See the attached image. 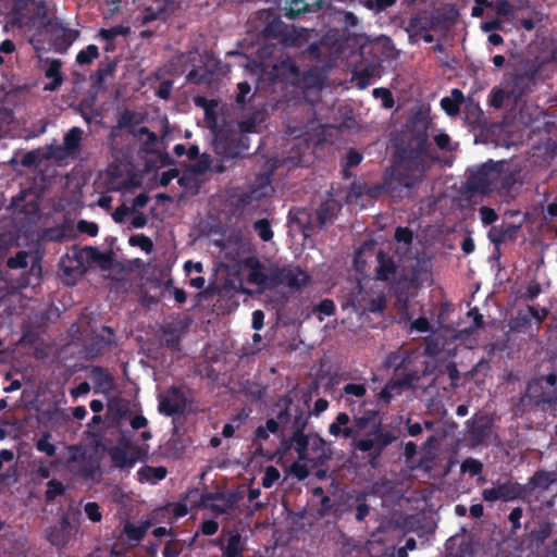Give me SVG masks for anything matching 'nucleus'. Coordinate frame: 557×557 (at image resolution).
I'll return each instance as SVG.
<instances>
[{
  "label": "nucleus",
  "instance_id": "nucleus-1",
  "mask_svg": "<svg viewBox=\"0 0 557 557\" xmlns=\"http://www.w3.org/2000/svg\"><path fill=\"white\" fill-rule=\"evenodd\" d=\"M430 143L425 133L413 134L405 144L396 147L393 163L385 169L381 182L351 184L356 197L379 199L388 196L395 201L412 197L413 189L424 181Z\"/></svg>",
  "mask_w": 557,
  "mask_h": 557
},
{
  "label": "nucleus",
  "instance_id": "nucleus-2",
  "mask_svg": "<svg viewBox=\"0 0 557 557\" xmlns=\"http://www.w3.org/2000/svg\"><path fill=\"white\" fill-rule=\"evenodd\" d=\"M292 449L297 453L300 461L309 462L312 468L326 465L333 456L332 449L319 434H305L304 423L296 434L281 441L280 450L283 454L287 455Z\"/></svg>",
  "mask_w": 557,
  "mask_h": 557
},
{
  "label": "nucleus",
  "instance_id": "nucleus-3",
  "mask_svg": "<svg viewBox=\"0 0 557 557\" xmlns=\"http://www.w3.org/2000/svg\"><path fill=\"white\" fill-rule=\"evenodd\" d=\"M272 412L278 419L283 433L293 435L298 432L301 423H304V431L308 425L309 414L299 401L294 400L290 392L278 397L272 407Z\"/></svg>",
  "mask_w": 557,
  "mask_h": 557
},
{
  "label": "nucleus",
  "instance_id": "nucleus-4",
  "mask_svg": "<svg viewBox=\"0 0 557 557\" xmlns=\"http://www.w3.org/2000/svg\"><path fill=\"white\" fill-rule=\"evenodd\" d=\"M343 309L352 308L359 315L366 313H382L386 308V298L382 293L366 289L357 283L345 297Z\"/></svg>",
  "mask_w": 557,
  "mask_h": 557
},
{
  "label": "nucleus",
  "instance_id": "nucleus-5",
  "mask_svg": "<svg viewBox=\"0 0 557 557\" xmlns=\"http://www.w3.org/2000/svg\"><path fill=\"white\" fill-rule=\"evenodd\" d=\"M504 170V162L492 160L475 169L468 170L466 187L471 193L488 195L498 186V181Z\"/></svg>",
  "mask_w": 557,
  "mask_h": 557
},
{
  "label": "nucleus",
  "instance_id": "nucleus-6",
  "mask_svg": "<svg viewBox=\"0 0 557 557\" xmlns=\"http://www.w3.org/2000/svg\"><path fill=\"white\" fill-rule=\"evenodd\" d=\"M493 433V420L486 414H475L466 422V438L471 448L487 445Z\"/></svg>",
  "mask_w": 557,
  "mask_h": 557
},
{
  "label": "nucleus",
  "instance_id": "nucleus-7",
  "mask_svg": "<svg viewBox=\"0 0 557 557\" xmlns=\"http://www.w3.org/2000/svg\"><path fill=\"white\" fill-rule=\"evenodd\" d=\"M203 491L206 493L200 496L201 506L216 515L228 512L243 497L239 493L240 490H215V493Z\"/></svg>",
  "mask_w": 557,
  "mask_h": 557
},
{
  "label": "nucleus",
  "instance_id": "nucleus-8",
  "mask_svg": "<svg viewBox=\"0 0 557 557\" xmlns=\"http://www.w3.org/2000/svg\"><path fill=\"white\" fill-rule=\"evenodd\" d=\"M272 286L285 285L299 290L310 283V276L300 268L283 267L272 270Z\"/></svg>",
  "mask_w": 557,
  "mask_h": 557
},
{
  "label": "nucleus",
  "instance_id": "nucleus-9",
  "mask_svg": "<svg viewBox=\"0 0 557 557\" xmlns=\"http://www.w3.org/2000/svg\"><path fill=\"white\" fill-rule=\"evenodd\" d=\"M416 360L417 356L413 351L405 350V357L399 361L398 368L395 369L393 385H397L399 388H409L413 382L420 379Z\"/></svg>",
  "mask_w": 557,
  "mask_h": 557
},
{
  "label": "nucleus",
  "instance_id": "nucleus-10",
  "mask_svg": "<svg viewBox=\"0 0 557 557\" xmlns=\"http://www.w3.org/2000/svg\"><path fill=\"white\" fill-rule=\"evenodd\" d=\"M528 399L534 407L554 406L557 404V388H548L543 382L532 379L527 386L522 400Z\"/></svg>",
  "mask_w": 557,
  "mask_h": 557
},
{
  "label": "nucleus",
  "instance_id": "nucleus-11",
  "mask_svg": "<svg viewBox=\"0 0 557 557\" xmlns=\"http://www.w3.org/2000/svg\"><path fill=\"white\" fill-rule=\"evenodd\" d=\"M159 412L172 417L184 413L186 409V396L182 388L177 386L169 387L163 394L159 395Z\"/></svg>",
  "mask_w": 557,
  "mask_h": 557
},
{
  "label": "nucleus",
  "instance_id": "nucleus-12",
  "mask_svg": "<svg viewBox=\"0 0 557 557\" xmlns=\"http://www.w3.org/2000/svg\"><path fill=\"white\" fill-rule=\"evenodd\" d=\"M236 133L220 132L214 138V151L224 159H235L243 153L236 143Z\"/></svg>",
  "mask_w": 557,
  "mask_h": 557
},
{
  "label": "nucleus",
  "instance_id": "nucleus-13",
  "mask_svg": "<svg viewBox=\"0 0 557 557\" xmlns=\"http://www.w3.org/2000/svg\"><path fill=\"white\" fill-rule=\"evenodd\" d=\"M474 554L473 542L467 536L454 535L445 542L444 557H474Z\"/></svg>",
  "mask_w": 557,
  "mask_h": 557
},
{
  "label": "nucleus",
  "instance_id": "nucleus-14",
  "mask_svg": "<svg viewBox=\"0 0 557 557\" xmlns=\"http://www.w3.org/2000/svg\"><path fill=\"white\" fill-rule=\"evenodd\" d=\"M269 432L263 429V426H258L255 431V438L251 444L252 455L255 457L265 458L267 460H272L276 455L280 456V459L283 458L286 454H283L280 450V446L276 449H271L264 446V443L269 440Z\"/></svg>",
  "mask_w": 557,
  "mask_h": 557
},
{
  "label": "nucleus",
  "instance_id": "nucleus-15",
  "mask_svg": "<svg viewBox=\"0 0 557 557\" xmlns=\"http://www.w3.org/2000/svg\"><path fill=\"white\" fill-rule=\"evenodd\" d=\"M246 268L249 269L247 281L250 284H255L262 288L272 286V271L270 273L264 272V267L259 259L250 257L245 260Z\"/></svg>",
  "mask_w": 557,
  "mask_h": 557
},
{
  "label": "nucleus",
  "instance_id": "nucleus-16",
  "mask_svg": "<svg viewBox=\"0 0 557 557\" xmlns=\"http://www.w3.org/2000/svg\"><path fill=\"white\" fill-rule=\"evenodd\" d=\"M259 17L267 22L262 30L264 37L272 39H280L284 37L286 26L280 15L272 10H262L259 11Z\"/></svg>",
  "mask_w": 557,
  "mask_h": 557
},
{
  "label": "nucleus",
  "instance_id": "nucleus-17",
  "mask_svg": "<svg viewBox=\"0 0 557 557\" xmlns=\"http://www.w3.org/2000/svg\"><path fill=\"white\" fill-rule=\"evenodd\" d=\"M117 69V60H111L109 57L101 61L97 71L90 75L91 89L99 92L106 89V79L112 77Z\"/></svg>",
  "mask_w": 557,
  "mask_h": 557
},
{
  "label": "nucleus",
  "instance_id": "nucleus-18",
  "mask_svg": "<svg viewBox=\"0 0 557 557\" xmlns=\"http://www.w3.org/2000/svg\"><path fill=\"white\" fill-rule=\"evenodd\" d=\"M377 267L375 269V275L379 281H389L394 277L398 271L399 264L395 260L394 256L379 250L376 253Z\"/></svg>",
  "mask_w": 557,
  "mask_h": 557
},
{
  "label": "nucleus",
  "instance_id": "nucleus-19",
  "mask_svg": "<svg viewBox=\"0 0 557 557\" xmlns=\"http://www.w3.org/2000/svg\"><path fill=\"white\" fill-rule=\"evenodd\" d=\"M290 84L301 89L320 88L323 84V76L317 66H311L300 71L297 78L292 79Z\"/></svg>",
  "mask_w": 557,
  "mask_h": 557
},
{
  "label": "nucleus",
  "instance_id": "nucleus-20",
  "mask_svg": "<svg viewBox=\"0 0 557 557\" xmlns=\"http://www.w3.org/2000/svg\"><path fill=\"white\" fill-rule=\"evenodd\" d=\"M434 30H448L458 18V11L454 5L443 10L430 12Z\"/></svg>",
  "mask_w": 557,
  "mask_h": 557
},
{
  "label": "nucleus",
  "instance_id": "nucleus-21",
  "mask_svg": "<svg viewBox=\"0 0 557 557\" xmlns=\"http://www.w3.org/2000/svg\"><path fill=\"white\" fill-rule=\"evenodd\" d=\"M90 379L94 383L96 392L109 393L114 387V377L110 371L100 366H92L90 368Z\"/></svg>",
  "mask_w": 557,
  "mask_h": 557
},
{
  "label": "nucleus",
  "instance_id": "nucleus-22",
  "mask_svg": "<svg viewBox=\"0 0 557 557\" xmlns=\"http://www.w3.org/2000/svg\"><path fill=\"white\" fill-rule=\"evenodd\" d=\"M430 30H434L430 12L421 11L409 18L407 26L408 33L418 36L423 32Z\"/></svg>",
  "mask_w": 557,
  "mask_h": 557
},
{
  "label": "nucleus",
  "instance_id": "nucleus-23",
  "mask_svg": "<svg viewBox=\"0 0 557 557\" xmlns=\"http://www.w3.org/2000/svg\"><path fill=\"white\" fill-rule=\"evenodd\" d=\"M554 523L548 521H541L537 525L530 531L528 535L529 545L532 548L539 549L545 541L552 535Z\"/></svg>",
  "mask_w": 557,
  "mask_h": 557
},
{
  "label": "nucleus",
  "instance_id": "nucleus-24",
  "mask_svg": "<svg viewBox=\"0 0 557 557\" xmlns=\"http://www.w3.org/2000/svg\"><path fill=\"white\" fill-rule=\"evenodd\" d=\"M62 62L58 59H53L47 70L45 71V76L47 78H51L52 81L45 85L44 90L54 91L61 87L63 83V75L61 73Z\"/></svg>",
  "mask_w": 557,
  "mask_h": 557
},
{
  "label": "nucleus",
  "instance_id": "nucleus-25",
  "mask_svg": "<svg viewBox=\"0 0 557 557\" xmlns=\"http://www.w3.org/2000/svg\"><path fill=\"white\" fill-rule=\"evenodd\" d=\"M350 418L346 412H339L333 423L329 426V433L333 436L342 435L345 438H352L354 432L352 429L348 428Z\"/></svg>",
  "mask_w": 557,
  "mask_h": 557
},
{
  "label": "nucleus",
  "instance_id": "nucleus-26",
  "mask_svg": "<svg viewBox=\"0 0 557 557\" xmlns=\"http://www.w3.org/2000/svg\"><path fill=\"white\" fill-rule=\"evenodd\" d=\"M463 99L465 97L462 91L458 88H454L451 90L450 97H444L441 99V107L446 112V114L449 116H455L459 113Z\"/></svg>",
  "mask_w": 557,
  "mask_h": 557
},
{
  "label": "nucleus",
  "instance_id": "nucleus-27",
  "mask_svg": "<svg viewBox=\"0 0 557 557\" xmlns=\"http://www.w3.org/2000/svg\"><path fill=\"white\" fill-rule=\"evenodd\" d=\"M460 472L462 474H469L471 478L478 476L476 482L480 485L486 483L485 478L482 475L483 463L478 459L472 457L466 458L460 465Z\"/></svg>",
  "mask_w": 557,
  "mask_h": 557
},
{
  "label": "nucleus",
  "instance_id": "nucleus-28",
  "mask_svg": "<svg viewBox=\"0 0 557 557\" xmlns=\"http://www.w3.org/2000/svg\"><path fill=\"white\" fill-rule=\"evenodd\" d=\"M311 492L313 498H318L321 502V506L317 510L321 517L337 515L341 511L339 505L332 500L330 496L324 495V490H311Z\"/></svg>",
  "mask_w": 557,
  "mask_h": 557
},
{
  "label": "nucleus",
  "instance_id": "nucleus-29",
  "mask_svg": "<svg viewBox=\"0 0 557 557\" xmlns=\"http://www.w3.org/2000/svg\"><path fill=\"white\" fill-rule=\"evenodd\" d=\"M166 473H168L166 469L162 466H159V467L145 466V467L140 468L137 472L138 480L140 483L148 482L151 484H156L158 481L164 479L166 476Z\"/></svg>",
  "mask_w": 557,
  "mask_h": 557
},
{
  "label": "nucleus",
  "instance_id": "nucleus-30",
  "mask_svg": "<svg viewBox=\"0 0 557 557\" xmlns=\"http://www.w3.org/2000/svg\"><path fill=\"white\" fill-rule=\"evenodd\" d=\"M375 418L376 412L373 410L366 411L361 417H355L352 424L349 426L354 432L351 440H357L371 423H374Z\"/></svg>",
  "mask_w": 557,
  "mask_h": 557
},
{
  "label": "nucleus",
  "instance_id": "nucleus-31",
  "mask_svg": "<svg viewBox=\"0 0 557 557\" xmlns=\"http://www.w3.org/2000/svg\"><path fill=\"white\" fill-rule=\"evenodd\" d=\"M76 472L85 480H94L95 476L100 472V465L94 458H83L78 462Z\"/></svg>",
  "mask_w": 557,
  "mask_h": 557
},
{
  "label": "nucleus",
  "instance_id": "nucleus-32",
  "mask_svg": "<svg viewBox=\"0 0 557 557\" xmlns=\"http://www.w3.org/2000/svg\"><path fill=\"white\" fill-rule=\"evenodd\" d=\"M110 457L114 467L120 469H129L134 466L135 459L121 447H113L110 450Z\"/></svg>",
  "mask_w": 557,
  "mask_h": 557
},
{
  "label": "nucleus",
  "instance_id": "nucleus-33",
  "mask_svg": "<svg viewBox=\"0 0 557 557\" xmlns=\"http://www.w3.org/2000/svg\"><path fill=\"white\" fill-rule=\"evenodd\" d=\"M83 131L79 127H72L63 138L64 149L69 153L75 152L81 145Z\"/></svg>",
  "mask_w": 557,
  "mask_h": 557
},
{
  "label": "nucleus",
  "instance_id": "nucleus-34",
  "mask_svg": "<svg viewBox=\"0 0 557 557\" xmlns=\"http://www.w3.org/2000/svg\"><path fill=\"white\" fill-rule=\"evenodd\" d=\"M261 122V114L259 112H255L249 117L238 122V129L244 134L259 133L258 127Z\"/></svg>",
  "mask_w": 557,
  "mask_h": 557
},
{
  "label": "nucleus",
  "instance_id": "nucleus-35",
  "mask_svg": "<svg viewBox=\"0 0 557 557\" xmlns=\"http://www.w3.org/2000/svg\"><path fill=\"white\" fill-rule=\"evenodd\" d=\"M377 74H379V69L376 65L370 64V65L364 66L363 69L359 70L356 73L357 85L360 88H366L367 86H369L371 84V78H373Z\"/></svg>",
  "mask_w": 557,
  "mask_h": 557
},
{
  "label": "nucleus",
  "instance_id": "nucleus-36",
  "mask_svg": "<svg viewBox=\"0 0 557 557\" xmlns=\"http://www.w3.org/2000/svg\"><path fill=\"white\" fill-rule=\"evenodd\" d=\"M371 434L374 435L376 447L380 450L384 449L397 440V435L394 432L382 430L380 425L375 426V430Z\"/></svg>",
  "mask_w": 557,
  "mask_h": 557
},
{
  "label": "nucleus",
  "instance_id": "nucleus-37",
  "mask_svg": "<svg viewBox=\"0 0 557 557\" xmlns=\"http://www.w3.org/2000/svg\"><path fill=\"white\" fill-rule=\"evenodd\" d=\"M525 490H483V497L485 500H497L500 498L516 497L524 492Z\"/></svg>",
  "mask_w": 557,
  "mask_h": 557
},
{
  "label": "nucleus",
  "instance_id": "nucleus-38",
  "mask_svg": "<svg viewBox=\"0 0 557 557\" xmlns=\"http://www.w3.org/2000/svg\"><path fill=\"white\" fill-rule=\"evenodd\" d=\"M223 557H243V547L239 534H233L230 536L227 544L223 549Z\"/></svg>",
  "mask_w": 557,
  "mask_h": 557
},
{
  "label": "nucleus",
  "instance_id": "nucleus-39",
  "mask_svg": "<svg viewBox=\"0 0 557 557\" xmlns=\"http://www.w3.org/2000/svg\"><path fill=\"white\" fill-rule=\"evenodd\" d=\"M99 57V49L96 45H88L85 49L81 50L76 55V62L81 65L90 64Z\"/></svg>",
  "mask_w": 557,
  "mask_h": 557
},
{
  "label": "nucleus",
  "instance_id": "nucleus-40",
  "mask_svg": "<svg viewBox=\"0 0 557 557\" xmlns=\"http://www.w3.org/2000/svg\"><path fill=\"white\" fill-rule=\"evenodd\" d=\"M252 227L261 240L269 242L273 238V231L268 219L257 220Z\"/></svg>",
  "mask_w": 557,
  "mask_h": 557
},
{
  "label": "nucleus",
  "instance_id": "nucleus-41",
  "mask_svg": "<svg viewBox=\"0 0 557 557\" xmlns=\"http://www.w3.org/2000/svg\"><path fill=\"white\" fill-rule=\"evenodd\" d=\"M288 7L285 11V16L287 18H296L301 13L308 11V3L305 0H286Z\"/></svg>",
  "mask_w": 557,
  "mask_h": 557
},
{
  "label": "nucleus",
  "instance_id": "nucleus-42",
  "mask_svg": "<svg viewBox=\"0 0 557 557\" xmlns=\"http://www.w3.org/2000/svg\"><path fill=\"white\" fill-rule=\"evenodd\" d=\"M128 33L129 27L117 25L111 28H101L99 30V36L107 42H112L117 36H126Z\"/></svg>",
  "mask_w": 557,
  "mask_h": 557
},
{
  "label": "nucleus",
  "instance_id": "nucleus-43",
  "mask_svg": "<svg viewBox=\"0 0 557 557\" xmlns=\"http://www.w3.org/2000/svg\"><path fill=\"white\" fill-rule=\"evenodd\" d=\"M278 70L289 82L294 78H297L298 74L300 73L299 66L290 58L281 61Z\"/></svg>",
  "mask_w": 557,
  "mask_h": 557
},
{
  "label": "nucleus",
  "instance_id": "nucleus-44",
  "mask_svg": "<svg viewBox=\"0 0 557 557\" xmlns=\"http://www.w3.org/2000/svg\"><path fill=\"white\" fill-rule=\"evenodd\" d=\"M128 244L133 247H139L147 253H150L153 250V243L151 238L145 234L132 235L128 239Z\"/></svg>",
  "mask_w": 557,
  "mask_h": 557
},
{
  "label": "nucleus",
  "instance_id": "nucleus-45",
  "mask_svg": "<svg viewBox=\"0 0 557 557\" xmlns=\"http://www.w3.org/2000/svg\"><path fill=\"white\" fill-rule=\"evenodd\" d=\"M139 121L137 120L136 112L125 109L117 117V127L119 128H133Z\"/></svg>",
  "mask_w": 557,
  "mask_h": 557
},
{
  "label": "nucleus",
  "instance_id": "nucleus-46",
  "mask_svg": "<svg viewBox=\"0 0 557 557\" xmlns=\"http://www.w3.org/2000/svg\"><path fill=\"white\" fill-rule=\"evenodd\" d=\"M372 95L375 99H379L382 101V106L385 109H392L395 104L393 94L387 88H384V87L374 88L372 91Z\"/></svg>",
  "mask_w": 557,
  "mask_h": 557
},
{
  "label": "nucleus",
  "instance_id": "nucleus-47",
  "mask_svg": "<svg viewBox=\"0 0 557 557\" xmlns=\"http://www.w3.org/2000/svg\"><path fill=\"white\" fill-rule=\"evenodd\" d=\"M536 314V308L528 306L525 310H519L515 320L516 326L527 327L532 322V315Z\"/></svg>",
  "mask_w": 557,
  "mask_h": 557
},
{
  "label": "nucleus",
  "instance_id": "nucleus-48",
  "mask_svg": "<svg viewBox=\"0 0 557 557\" xmlns=\"http://www.w3.org/2000/svg\"><path fill=\"white\" fill-rule=\"evenodd\" d=\"M509 97V94L502 88H493L490 94L488 103L495 109L504 107L505 100Z\"/></svg>",
  "mask_w": 557,
  "mask_h": 557
},
{
  "label": "nucleus",
  "instance_id": "nucleus-49",
  "mask_svg": "<svg viewBox=\"0 0 557 557\" xmlns=\"http://www.w3.org/2000/svg\"><path fill=\"white\" fill-rule=\"evenodd\" d=\"M28 253L24 250L16 252L15 256L7 260V267L12 270L24 269L27 267Z\"/></svg>",
  "mask_w": 557,
  "mask_h": 557
},
{
  "label": "nucleus",
  "instance_id": "nucleus-50",
  "mask_svg": "<svg viewBox=\"0 0 557 557\" xmlns=\"http://www.w3.org/2000/svg\"><path fill=\"white\" fill-rule=\"evenodd\" d=\"M42 416L49 421L70 420V416L66 413V411L59 408L57 405L50 406L48 409H46L42 412Z\"/></svg>",
  "mask_w": 557,
  "mask_h": 557
},
{
  "label": "nucleus",
  "instance_id": "nucleus-51",
  "mask_svg": "<svg viewBox=\"0 0 557 557\" xmlns=\"http://www.w3.org/2000/svg\"><path fill=\"white\" fill-rule=\"evenodd\" d=\"M164 289L173 295L177 304L183 305L186 302V292L183 288L175 287L172 278H169L164 282Z\"/></svg>",
  "mask_w": 557,
  "mask_h": 557
},
{
  "label": "nucleus",
  "instance_id": "nucleus-52",
  "mask_svg": "<svg viewBox=\"0 0 557 557\" xmlns=\"http://www.w3.org/2000/svg\"><path fill=\"white\" fill-rule=\"evenodd\" d=\"M487 236L491 243L495 246H499L507 239V231H504V226L494 225L488 231Z\"/></svg>",
  "mask_w": 557,
  "mask_h": 557
},
{
  "label": "nucleus",
  "instance_id": "nucleus-53",
  "mask_svg": "<svg viewBox=\"0 0 557 557\" xmlns=\"http://www.w3.org/2000/svg\"><path fill=\"white\" fill-rule=\"evenodd\" d=\"M395 240L405 245H411L413 240V232L409 227L398 226L395 230Z\"/></svg>",
  "mask_w": 557,
  "mask_h": 557
},
{
  "label": "nucleus",
  "instance_id": "nucleus-54",
  "mask_svg": "<svg viewBox=\"0 0 557 557\" xmlns=\"http://www.w3.org/2000/svg\"><path fill=\"white\" fill-rule=\"evenodd\" d=\"M84 511L87 518L92 522H100L102 519V513L100 511V507L95 502H89L84 506Z\"/></svg>",
  "mask_w": 557,
  "mask_h": 557
},
{
  "label": "nucleus",
  "instance_id": "nucleus-55",
  "mask_svg": "<svg viewBox=\"0 0 557 557\" xmlns=\"http://www.w3.org/2000/svg\"><path fill=\"white\" fill-rule=\"evenodd\" d=\"M479 213L484 225H491L498 220V214L493 208L483 206L479 209Z\"/></svg>",
  "mask_w": 557,
  "mask_h": 557
},
{
  "label": "nucleus",
  "instance_id": "nucleus-56",
  "mask_svg": "<svg viewBox=\"0 0 557 557\" xmlns=\"http://www.w3.org/2000/svg\"><path fill=\"white\" fill-rule=\"evenodd\" d=\"M289 473L298 480H305L309 475V469L306 463H301V461L298 459L290 465Z\"/></svg>",
  "mask_w": 557,
  "mask_h": 557
},
{
  "label": "nucleus",
  "instance_id": "nucleus-57",
  "mask_svg": "<svg viewBox=\"0 0 557 557\" xmlns=\"http://www.w3.org/2000/svg\"><path fill=\"white\" fill-rule=\"evenodd\" d=\"M166 510L170 511L175 519L183 518L188 513V507L185 502L168 504Z\"/></svg>",
  "mask_w": 557,
  "mask_h": 557
},
{
  "label": "nucleus",
  "instance_id": "nucleus-58",
  "mask_svg": "<svg viewBox=\"0 0 557 557\" xmlns=\"http://www.w3.org/2000/svg\"><path fill=\"white\" fill-rule=\"evenodd\" d=\"M49 434L44 435L36 443L37 450L45 453L49 457H53L55 455V446L51 444L49 441Z\"/></svg>",
  "mask_w": 557,
  "mask_h": 557
},
{
  "label": "nucleus",
  "instance_id": "nucleus-59",
  "mask_svg": "<svg viewBox=\"0 0 557 557\" xmlns=\"http://www.w3.org/2000/svg\"><path fill=\"white\" fill-rule=\"evenodd\" d=\"M280 471L275 467H268L262 479V487H271L280 479Z\"/></svg>",
  "mask_w": 557,
  "mask_h": 557
},
{
  "label": "nucleus",
  "instance_id": "nucleus-60",
  "mask_svg": "<svg viewBox=\"0 0 557 557\" xmlns=\"http://www.w3.org/2000/svg\"><path fill=\"white\" fill-rule=\"evenodd\" d=\"M315 310L324 317H331L335 313L336 307L332 299L325 298L317 305Z\"/></svg>",
  "mask_w": 557,
  "mask_h": 557
},
{
  "label": "nucleus",
  "instance_id": "nucleus-61",
  "mask_svg": "<svg viewBox=\"0 0 557 557\" xmlns=\"http://www.w3.org/2000/svg\"><path fill=\"white\" fill-rule=\"evenodd\" d=\"M343 392L346 395H352L355 397L361 398L367 394V387L364 384L348 383L343 387Z\"/></svg>",
  "mask_w": 557,
  "mask_h": 557
},
{
  "label": "nucleus",
  "instance_id": "nucleus-62",
  "mask_svg": "<svg viewBox=\"0 0 557 557\" xmlns=\"http://www.w3.org/2000/svg\"><path fill=\"white\" fill-rule=\"evenodd\" d=\"M403 357H405V350L397 349L395 351H391L385 358L384 366L395 370L398 368L399 361Z\"/></svg>",
  "mask_w": 557,
  "mask_h": 557
},
{
  "label": "nucleus",
  "instance_id": "nucleus-63",
  "mask_svg": "<svg viewBox=\"0 0 557 557\" xmlns=\"http://www.w3.org/2000/svg\"><path fill=\"white\" fill-rule=\"evenodd\" d=\"M495 11L498 16L509 17L513 14V5L508 0H499L496 2Z\"/></svg>",
  "mask_w": 557,
  "mask_h": 557
},
{
  "label": "nucleus",
  "instance_id": "nucleus-64",
  "mask_svg": "<svg viewBox=\"0 0 557 557\" xmlns=\"http://www.w3.org/2000/svg\"><path fill=\"white\" fill-rule=\"evenodd\" d=\"M182 552L181 545L176 540H170L162 552L163 557H177Z\"/></svg>",
  "mask_w": 557,
  "mask_h": 557
}]
</instances>
